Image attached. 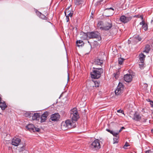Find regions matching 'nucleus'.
I'll return each mask as SVG.
<instances>
[{
	"mask_svg": "<svg viewBox=\"0 0 153 153\" xmlns=\"http://www.w3.org/2000/svg\"><path fill=\"white\" fill-rule=\"evenodd\" d=\"M103 72V69L101 68H93L91 75L92 78L94 79L99 78L101 74Z\"/></svg>",
	"mask_w": 153,
	"mask_h": 153,
	"instance_id": "f257e3e1",
	"label": "nucleus"
},
{
	"mask_svg": "<svg viewBox=\"0 0 153 153\" xmlns=\"http://www.w3.org/2000/svg\"><path fill=\"white\" fill-rule=\"evenodd\" d=\"M75 127V122L71 120H67L65 121L62 122L61 123L62 128L64 130L74 128Z\"/></svg>",
	"mask_w": 153,
	"mask_h": 153,
	"instance_id": "f03ea898",
	"label": "nucleus"
},
{
	"mask_svg": "<svg viewBox=\"0 0 153 153\" xmlns=\"http://www.w3.org/2000/svg\"><path fill=\"white\" fill-rule=\"evenodd\" d=\"M70 118L73 121H76L79 118V115L76 108L71 110L70 111Z\"/></svg>",
	"mask_w": 153,
	"mask_h": 153,
	"instance_id": "7ed1b4c3",
	"label": "nucleus"
},
{
	"mask_svg": "<svg viewBox=\"0 0 153 153\" xmlns=\"http://www.w3.org/2000/svg\"><path fill=\"white\" fill-rule=\"evenodd\" d=\"M88 38L89 39L96 38L98 41L101 40L100 33L97 31L88 32Z\"/></svg>",
	"mask_w": 153,
	"mask_h": 153,
	"instance_id": "20e7f679",
	"label": "nucleus"
},
{
	"mask_svg": "<svg viewBox=\"0 0 153 153\" xmlns=\"http://www.w3.org/2000/svg\"><path fill=\"white\" fill-rule=\"evenodd\" d=\"M90 147L92 149H98L100 148V145L99 140L98 139L95 140L90 145Z\"/></svg>",
	"mask_w": 153,
	"mask_h": 153,
	"instance_id": "39448f33",
	"label": "nucleus"
},
{
	"mask_svg": "<svg viewBox=\"0 0 153 153\" xmlns=\"http://www.w3.org/2000/svg\"><path fill=\"white\" fill-rule=\"evenodd\" d=\"M123 87L122 83L120 82L117 86L115 93L117 95H120L123 92Z\"/></svg>",
	"mask_w": 153,
	"mask_h": 153,
	"instance_id": "423d86ee",
	"label": "nucleus"
},
{
	"mask_svg": "<svg viewBox=\"0 0 153 153\" xmlns=\"http://www.w3.org/2000/svg\"><path fill=\"white\" fill-rule=\"evenodd\" d=\"M131 19L132 17L131 16L126 17L125 16L123 15L121 16L120 20L122 22L125 23L128 22Z\"/></svg>",
	"mask_w": 153,
	"mask_h": 153,
	"instance_id": "0eeeda50",
	"label": "nucleus"
},
{
	"mask_svg": "<svg viewBox=\"0 0 153 153\" xmlns=\"http://www.w3.org/2000/svg\"><path fill=\"white\" fill-rule=\"evenodd\" d=\"M21 142L20 139L14 137L12 140V144L15 146H17L20 144Z\"/></svg>",
	"mask_w": 153,
	"mask_h": 153,
	"instance_id": "6e6552de",
	"label": "nucleus"
},
{
	"mask_svg": "<svg viewBox=\"0 0 153 153\" xmlns=\"http://www.w3.org/2000/svg\"><path fill=\"white\" fill-rule=\"evenodd\" d=\"M60 118V115L58 113H55L52 114L51 116V119L53 121H57Z\"/></svg>",
	"mask_w": 153,
	"mask_h": 153,
	"instance_id": "1a4fd4ad",
	"label": "nucleus"
},
{
	"mask_svg": "<svg viewBox=\"0 0 153 153\" xmlns=\"http://www.w3.org/2000/svg\"><path fill=\"white\" fill-rule=\"evenodd\" d=\"M132 76L130 74H127L124 76V79L126 82H131L132 80Z\"/></svg>",
	"mask_w": 153,
	"mask_h": 153,
	"instance_id": "9d476101",
	"label": "nucleus"
},
{
	"mask_svg": "<svg viewBox=\"0 0 153 153\" xmlns=\"http://www.w3.org/2000/svg\"><path fill=\"white\" fill-rule=\"evenodd\" d=\"M48 115V113L46 111L42 115H41V122L42 123L44 122L46 120L47 117Z\"/></svg>",
	"mask_w": 153,
	"mask_h": 153,
	"instance_id": "9b49d317",
	"label": "nucleus"
},
{
	"mask_svg": "<svg viewBox=\"0 0 153 153\" xmlns=\"http://www.w3.org/2000/svg\"><path fill=\"white\" fill-rule=\"evenodd\" d=\"M106 12L108 13L106 16H112L114 13V9L112 7L106 8Z\"/></svg>",
	"mask_w": 153,
	"mask_h": 153,
	"instance_id": "f8f14e48",
	"label": "nucleus"
},
{
	"mask_svg": "<svg viewBox=\"0 0 153 153\" xmlns=\"http://www.w3.org/2000/svg\"><path fill=\"white\" fill-rule=\"evenodd\" d=\"M112 27L111 23L110 22L106 23L105 25L103 27V30H109Z\"/></svg>",
	"mask_w": 153,
	"mask_h": 153,
	"instance_id": "ddd939ff",
	"label": "nucleus"
},
{
	"mask_svg": "<svg viewBox=\"0 0 153 153\" xmlns=\"http://www.w3.org/2000/svg\"><path fill=\"white\" fill-rule=\"evenodd\" d=\"M88 32L85 33L83 32H81L80 33L81 35V38L82 40H88Z\"/></svg>",
	"mask_w": 153,
	"mask_h": 153,
	"instance_id": "4468645a",
	"label": "nucleus"
},
{
	"mask_svg": "<svg viewBox=\"0 0 153 153\" xmlns=\"http://www.w3.org/2000/svg\"><path fill=\"white\" fill-rule=\"evenodd\" d=\"M65 14L66 16H68L71 17L74 13L73 11H68V9H66L65 11Z\"/></svg>",
	"mask_w": 153,
	"mask_h": 153,
	"instance_id": "2eb2a0df",
	"label": "nucleus"
},
{
	"mask_svg": "<svg viewBox=\"0 0 153 153\" xmlns=\"http://www.w3.org/2000/svg\"><path fill=\"white\" fill-rule=\"evenodd\" d=\"M133 119L135 121H139L141 119V117L139 114L135 113L134 115Z\"/></svg>",
	"mask_w": 153,
	"mask_h": 153,
	"instance_id": "dca6fc26",
	"label": "nucleus"
},
{
	"mask_svg": "<svg viewBox=\"0 0 153 153\" xmlns=\"http://www.w3.org/2000/svg\"><path fill=\"white\" fill-rule=\"evenodd\" d=\"M140 25H142V27L145 31L147 30L148 26L147 24L145 23V22L144 20H142V22L140 23Z\"/></svg>",
	"mask_w": 153,
	"mask_h": 153,
	"instance_id": "f3484780",
	"label": "nucleus"
},
{
	"mask_svg": "<svg viewBox=\"0 0 153 153\" xmlns=\"http://www.w3.org/2000/svg\"><path fill=\"white\" fill-rule=\"evenodd\" d=\"M40 115L38 113H34L32 117V119L33 120H39L40 118Z\"/></svg>",
	"mask_w": 153,
	"mask_h": 153,
	"instance_id": "a211bd4d",
	"label": "nucleus"
},
{
	"mask_svg": "<svg viewBox=\"0 0 153 153\" xmlns=\"http://www.w3.org/2000/svg\"><path fill=\"white\" fill-rule=\"evenodd\" d=\"M34 125L32 124H29L26 126V128L30 131H34Z\"/></svg>",
	"mask_w": 153,
	"mask_h": 153,
	"instance_id": "6ab92c4d",
	"label": "nucleus"
},
{
	"mask_svg": "<svg viewBox=\"0 0 153 153\" xmlns=\"http://www.w3.org/2000/svg\"><path fill=\"white\" fill-rule=\"evenodd\" d=\"M0 107L2 110H4L7 107L5 102L4 101H2L0 103Z\"/></svg>",
	"mask_w": 153,
	"mask_h": 153,
	"instance_id": "aec40b11",
	"label": "nucleus"
},
{
	"mask_svg": "<svg viewBox=\"0 0 153 153\" xmlns=\"http://www.w3.org/2000/svg\"><path fill=\"white\" fill-rule=\"evenodd\" d=\"M103 61L102 60L97 59L95 60L94 64L95 65H101L103 63Z\"/></svg>",
	"mask_w": 153,
	"mask_h": 153,
	"instance_id": "412c9836",
	"label": "nucleus"
},
{
	"mask_svg": "<svg viewBox=\"0 0 153 153\" xmlns=\"http://www.w3.org/2000/svg\"><path fill=\"white\" fill-rule=\"evenodd\" d=\"M139 59L141 61H144L145 59L146 56L145 55L142 53H141L140 54Z\"/></svg>",
	"mask_w": 153,
	"mask_h": 153,
	"instance_id": "4be33fe9",
	"label": "nucleus"
},
{
	"mask_svg": "<svg viewBox=\"0 0 153 153\" xmlns=\"http://www.w3.org/2000/svg\"><path fill=\"white\" fill-rule=\"evenodd\" d=\"M150 49V46L149 45H146L145 49L143 51V52L146 53H148Z\"/></svg>",
	"mask_w": 153,
	"mask_h": 153,
	"instance_id": "5701e85b",
	"label": "nucleus"
},
{
	"mask_svg": "<svg viewBox=\"0 0 153 153\" xmlns=\"http://www.w3.org/2000/svg\"><path fill=\"white\" fill-rule=\"evenodd\" d=\"M83 2V0H75L74 1L75 4L76 5H79L82 4Z\"/></svg>",
	"mask_w": 153,
	"mask_h": 153,
	"instance_id": "b1692460",
	"label": "nucleus"
},
{
	"mask_svg": "<svg viewBox=\"0 0 153 153\" xmlns=\"http://www.w3.org/2000/svg\"><path fill=\"white\" fill-rule=\"evenodd\" d=\"M76 42L77 46L79 47L82 46L84 44L83 42L82 41L80 40L77 41Z\"/></svg>",
	"mask_w": 153,
	"mask_h": 153,
	"instance_id": "393cba45",
	"label": "nucleus"
},
{
	"mask_svg": "<svg viewBox=\"0 0 153 153\" xmlns=\"http://www.w3.org/2000/svg\"><path fill=\"white\" fill-rule=\"evenodd\" d=\"M102 22L100 21L97 24V27L99 28L101 30H103V27H102Z\"/></svg>",
	"mask_w": 153,
	"mask_h": 153,
	"instance_id": "a878e982",
	"label": "nucleus"
},
{
	"mask_svg": "<svg viewBox=\"0 0 153 153\" xmlns=\"http://www.w3.org/2000/svg\"><path fill=\"white\" fill-rule=\"evenodd\" d=\"M125 59L123 58H120L118 59V63L119 64L122 65Z\"/></svg>",
	"mask_w": 153,
	"mask_h": 153,
	"instance_id": "bb28decb",
	"label": "nucleus"
},
{
	"mask_svg": "<svg viewBox=\"0 0 153 153\" xmlns=\"http://www.w3.org/2000/svg\"><path fill=\"white\" fill-rule=\"evenodd\" d=\"M39 17L42 19L47 20V17L45 15L41 13V15Z\"/></svg>",
	"mask_w": 153,
	"mask_h": 153,
	"instance_id": "cd10ccee",
	"label": "nucleus"
},
{
	"mask_svg": "<svg viewBox=\"0 0 153 153\" xmlns=\"http://www.w3.org/2000/svg\"><path fill=\"white\" fill-rule=\"evenodd\" d=\"M119 133V132H115L114 131H113V132L112 133V134L114 136H115L116 137H118V134Z\"/></svg>",
	"mask_w": 153,
	"mask_h": 153,
	"instance_id": "c85d7f7f",
	"label": "nucleus"
},
{
	"mask_svg": "<svg viewBox=\"0 0 153 153\" xmlns=\"http://www.w3.org/2000/svg\"><path fill=\"white\" fill-rule=\"evenodd\" d=\"M134 17H138V18H140L141 19L143 20V16L142 15H136L134 16Z\"/></svg>",
	"mask_w": 153,
	"mask_h": 153,
	"instance_id": "c756f323",
	"label": "nucleus"
},
{
	"mask_svg": "<svg viewBox=\"0 0 153 153\" xmlns=\"http://www.w3.org/2000/svg\"><path fill=\"white\" fill-rule=\"evenodd\" d=\"M119 74V71H117L116 72V73H114V76L115 77V79H117L118 77V75Z\"/></svg>",
	"mask_w": 153,
	"mask_h": 153,
	"instance_id": "7c9ffc66",
	"label": "nucleus"
},
{
	"mask_svg": "<svg viewBox=\"0 0 153 153\" xmlns=\"http://www.w3.org/2000/svg\"><path fill=\"white\" fill-rule=\"evenodd\" d=\"M129 146V145L128 143L126 142L123 146V148L125 149H127V147Z\"/></svg>",
	"mask_w": 153,
	"mask_h": 153,
	"instance_id": "2f4dec72",
	"label": "nucleus"
},
{
	"mask_svg": "<svg viewBox=\"0 0 153 153\" xmlns=\"http://www.w3.org/2000/svg\"><path fill=\"white\" fill-rule=\"evenodd\" d=\"M40 129L39 128H37L36 127H34V131H33V132H34L35 131H36L37 132H39V131Z\"/></svg>",
	"mask_w": 153,
	"mask_h": 153,
	"instance_id": "473e14b6",
	"label": "nucleus"
},
{
	"mask_svg": "<svg viewBox=\"0 0 153 153\" xmlns=\"http://www.w3.org/2000/svg\"><path fill=\"white\" fill-rule=\"evenodd\" d=\"M139 64L140 66H143L144 65V61H140L139 62Z\"/></svg>",
	"mask_w": 153,
	"mask_h": 153,
	"instance_id": "72a5a7b5",
	"label": "nucleus"
},
{
	"mask_svg": "<svg viewBox=\"0 0 153 153\" xmlns=\"http://www.w3.org/2000/svg\"><path fill=\"white\" fill-rule=\"evenodd\" d=\"M145 153H153V150L150 149L146 151Z\"/></svg>",
	"mask_w": 153,
	"mask_h": 153,
	"instance_id": "f704fd0d",
	"label": "nucleus"
},
{
	"mask_svg": "<svg viewBox=\"0 0 153 153\" xmlns=\"http://www.w3.org/2000/svg\"><path fill=\"white\" fill-rule=\"evenodd\" d=\"M117 112L118 113H120L123 114H124V111L123 110H121L120 109L118 110L117 111Z\"/></svg>",
	"mask_w": 153,
	"mask_h": 153,
	"instance_id": "c9c22d12",
	"label": "nucleus"
},
{
	"mask_svg": "<svg viewBox=\"0 0 153 153\" xmlns=\"http://www.w3.org/2000/svg\"><path fill=\"white\" fill-rule=\"evenodd\" d=\"M36 14L38 16H39V17L40 16V15H41V14L42 13H40V12H39V11H36Z\"/></svg>",
	"mask_w": 153,
	"mask_h": 153,
	"instance_id": "e433bc0d",
	"label": "nucleus"
},
{
	"mask_svg": "<svg viewBox=\"0 0 153 153\" xmlns=\"http://www.w3.org/2000/svg\"><path fill=\"white\" fill-rule=\"evenodd\" d=\"M114 142L113 143L114 144L118 142V140L117 138H114Z\"/></svg>",
	"mask_w": 153,
	"mask_h": 153,
	"instance_id": "4c0bfd02",
	"label": "nucleus"
},
{
	"mask_svg": "<svg viewBox=\"0 0 153 153\" xmlns=\"http://www.w3.org/2000/svg\"><path fill=\"white\" fill-rule=\"evenodd\" d=\"M106 130L108 131V132H110L111 134H112V133L113 132V131L110 130V129H106Z\"/></svg>",
	"mask_w": 153,
	"mask_h": 153,
	"instance_id": "58836bf2",
	"label": "nucleus"
},
{
	"mask_svg": "<svg viewBox=\"0 0 153 153\" xmlns=\"http://www.w3.org/2000/svg\"><path fill=\"white\" fill-rule=\"evenodd\" d=\"M66 22H68L69 21V17L68 16H66Z\"/></svg>",
	"mask_w": 153,
	"mask_h": 153,
	"instance_id": "ea45409f",
	"label": "nucleus"
},
{
	"mask_svg": "<svg viewBox=\"0 0 153 153\" xmlns=\"http://www.w3.org/2000/svg\"><path fill=\"white\" fill-rule=\"evenodd\" d=\"M150 104L151 105V107L153 108V101H151L150 102Z\"/></svg>",
	"mask_w": 153,
	"mask_h": 153,
	"instance_id": "a19ab883",
	"label": "nucleus"
},
{
	"mask_svg": "<svg viewBox=\"0 0 153 153\" xmlns=\"http://www.w3.org/2000/svg\"><path fill=\"white\" fill-rule=\"evenodd\" d=\"M125 128L124 127H122L121 128H120V130L119 131V133L121 132L123 130V129H124Z\"/></svg>",
	"mask_w": 153,
	"mask_h": 153,
	"instance_id": "79ce46f5",
	"label": "nucleus"
},
{
	"mask_svg": "<svg viewBox=\"0 0 153 153\" xmlns=\"http://www.w3.org/2000/svg\"><path fill=\"white\" fill-rule=\"evenodd\" d=\"M103 1V0H101L99 1H98L97 3H98V4H101V2Z\"/></svg>",
	"mask_w": 153,
	"mask_h": 153,
	"instance_id": "37998d69",
	"label": "nucleus"
},
{
	"mask_svg": "<svg viewBox=\"0 0 153 153\" xmlns=\"http://www.w3.org/2000/svg\"><path fill=\"white\" fill-rule=\"evenodd\" d=\"M151 23L153 25V18L151 20Z\"/></svg>",
	"mask_w": 153,
	"mask_h": 153,
	"instance_id": "c03bdc74",
	"label": "nucleus"
},
{
	"mask_svg": "<svg viewBox=\"0 0 153 153\" xmlns=\"http://www.w3.org/2000/svg\"><path fill=\"white\" fill-rule=\"evenodd\" d=\"M2 101V98H1V95L0 94V103Z\"/></svg>",
	"mask_w": 153,
	"mask_h": 153,
	"instance_id": "a18cd8bd",
	"label": "nucleus"
},
{
	"mask_svg": "<svg viewBox=\"0 0 153 153\" xmlns=\"http://www.w3.org/2000/svg\"><path fill=\"white\" fill-rule=\"evenodd\" d=\"M138 40H139V41H141V38H138Z\"/></svg>",
	"mask_w": 153,
	"mask_h": 153,
	"instance_id": "49530a36",
	"label": "nucleus"
},
{
	"mask_svg": "<svg viewBox=\"0 0 153 153\" xmlns=\"http://www.w3.org/2000/svg\"><path fill=\"white\" fill-rule=\"evenodd\" d=\"M44 14L45 15H47L48 14V13H44Z\"/></svg>",
	"mask_w": 153,
	"mask_h": 153,
	"instance_id": "de8ad7c7",
	"label": "nucleus"
},
{
	"mask_svg": "<svg viewBox=\"0 0 153 153\" xmlns=\"http://www.w3.org/2000/svg\"><path fill=\"white\" fill-rule=\"evenodd\" d=\"M69 8H70V7H68L67 8H66V9H68V11H69V10H69Z\"/></svg>",
	"mask_w": 153,
	"mask_h": 153,
	"instance_id": "09e8293b",
	"label": "nucleus"
},
{
	"mask_svg": "<svg viewBox=\"0 0 153 153\" xmlns=\"http://www.w3.org/2000/svg\"><path fill=\"white\" fill-rule=\"evenodd\" d=\"M151 132L153 133V129L151 130Z\"/></svg>",
	"mask_w": 153,
	"mask_h": 153,
	"instance_id": "8fccbe9b",
	"label": "nucleus"
},
{
	"mask_svg": "<svg viewBox=\"0 0 153 153\" xmlns=\"http://www.w3.org/2000/svg\"><path fill=\"white\" fill-rule=\"evenodd\" d=\"M97 86V87H98V85L97 86Z\"/></svg>",
	"mask_w": 153,
	"mask_h": 153,
	"instance_id": "3c124183",
	"label": "nucleus"
},
{
	"mask_svg": "<svg viewBox=\"0 0 153 153\" xmlns=\"http://www.w3.org/2000/svg\"><path fill=\"white\" fill-rule=\"evenodd\" d=\"M129 14V13H127V14Z\"/></svg>",
	"mask_w": 153,
	"mask_h": 153,
	"instance_id": "603ef678",
	"label": "nucleus"
}]
</instances>
